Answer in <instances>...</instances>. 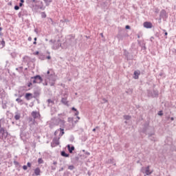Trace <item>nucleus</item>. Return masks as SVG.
<instances>
[{
  "label": "nucleus",
  "mask_w": 176,
  "mask_h": 176,
  "mask_svg": "<svg viewBox=\"0 0 176 176\" xmlns=\"http://www.w3.org/2000/svg\"><path fill=\"white\" fill-rule=\"evenodd\" d=\"M53 124L54 126H60V127H65V120L58 118H54L53 119Z\"/></svg>",
  "instance_id": "obj_1"
},
{
  "label": "nucleus",
  "mask_w": 176,
  "mask_h": 176,
  "mask_svg": "<svg viewBox=\"0 0 176 176\" xmlns=\"http://www.w3.org/2000/svg\"><path fill=\"white\" fill-rule=\"evenodd\" d=\"M30 82H32L33 84H41L42 83V82H43V78H42V76H41V75H36L30 78Z\"/></svg>",
  "instance_id": "obj_2"
},
{
  "label": "nucleus",
  "mask_w": 176,
  "mask_h": 176,
  "mask_svg": "<svg viewBox=\"0 0 176 176\" xmlns=\"http://www.w3.org/2000/svg\"><path fill=\"white\" fill-rule=\"evenodd\" d=\"M147 96L152 98H157L159 97V91L157 89L147 90Z\"/></svg>",
  "instance_id": "obj_3"
},
{
  "label": "nucleus",
  "mask_w": 176,
  "mask_h": 176,
  "mask_svg": "<svg viewBox=\"0 0 176 176\" xmlns=\"http://www.w3.org/2000/svg\"><path fill=\"white\" fill-rule=\"evenodd\" d=\"M152 129H155V127L149 126V122H145L143 124L142 133H143V134H147L148 130L152 131Z\"/></svg>",
  "instance_id": "obj_4"
},
{
  "label": "nucleus",
  "mask_w": 176,
  "mask_h": 176,
  "mask_svg": "<svg viewBox=\"0 0 176 176\" xmlns=\"http://www.w3.org/2000/svg\"><path fill=\"white\" fill-rule=\"evenodd\" d=\"M148 138L153 142H156V137L155 136V128H151V131L148 133Z\"/></svg>",
  "instance_id": "obj_5"
},
{
  "label": "nucleus",
  "mask_w": 176,
  "mask_h": 176,
  "mask_svg": "<svg viewBox=\"0 0 176 176\" xmlns=\"http://www.w3.org/2000/svg\"><path fill=\"white\" fill-rule=\"evenodd\" d=\"M8 138V131L3 128H0V140H6Z\"/></svg>",
  "instance_id": "obj_6"
},
{
  "label": "nucleus",
  "mask_w": 176,
  "mask_h": 176,
  "mask_svg": "<svg viewBox=\"0 0 176 176\" xmlns=\"http://www.w3.org/2000/svg\"><path fill=\"white\" fill-rule=\"evenodd\" d=\"M61 104L66 105V107H69V101H68V95L64 94L60 100Z\"/></svg>",
  "instance_id": "obj_7"
},
{
  "label": "nucleus",
  "mask_w": 176,
  "mask_h": 176,
  "mask_svg": "<svg viewBox=\"0 0 176 176\" xmlns=\"http://www.w3.org/2000/svg\"><path fill=\"white\" fill-rule=\"evenodd\" d=\"M168 17V15H167V12L166 11V10H162L160 13V20H162V19H163V20H165Z\"/></svg>",
  "instance_id": "obj_8"
},
{
  "label": "nucleus",
  "mask_w": 176,
  "mask_h": 176,
  "mask_svg": "<svg viewBox=\"0 0 176 176\" xmlns=\"http://www.w3.org/2000/svg\"><path fill=\"white\" fill-rule=\"evenodd\" d=\"M60 41L58 39L57 41H56L54 45L52 47V50H57L61 47V43H60Z\"/></svg>",
  "instance_id": "obj_9"
},
{
  "label": "nucleus",
  "mask_w": 176,
  "mask_h": 176,
  "mask_svg": "<svg viewBox=\"0 0 176 176\" xmlns=\"http://www.w3.org/2000/svg\"><path fill=\"white\" fill-rule=\"evenodd\" d=\"M32 118H30V122H35V119H38V118H39V116H41V114L39 113H37L36 111H32Z\"/></svg>",
  "instance_id": "obj_10"
},
{
  "label": "nucleus",
  "mask_w": 176,
  "mask_h": 176,
  "mask_svg": "<svg viewBox=\"0 0 176 176\" xmlns=\"http://www.w3.org/2000/svg\"><path fill=\"white\" fill-rule=\"evenodd\" d=\"M126 36H129V34L127 33H124V32H120L117 35V38L118 41H123L124 38H126Z\"/></svg>",
  "instance_id": "obj_11"
},
{
  "label": "nucleus",
  "mask_w": 176,
  "mask_h": 176,
  "mask_svg": "<svg viewBox=\"0 0 176 176\" xmlns=\"http://www.w3.org/2000/svg\"><path fill=\"white\" fill-rule=\"evenodd\" d=\"M35 6L37 8V9H41V10H45V6L43 5V2L41 1H36Z\"/></svg>",
  "instance_id": "obj_12"
},
{
  "label": "nucleus",
  "mask_w": 176,
  "mask_h": 176,
  "mask_svg": "<svg viewBox=\"0 0 176 176\" xmlns=\"http://www.w3.org/2000/svg\"><path fill=\"white\" fill-rule=\"evenodd\" d=\"M39 96H41V88L39 87H38L36 88V89H35L34 91L33 98H38V97H39Z\"/></svg>",
  "instance_id": "obj_13"
},
{
  "label": "nucleus",
  "mask_w": 176,
  "mask_h": 176,
  "mask_svg": "<svg viewBox=\"0 0 176 176\" xmlns=\"http://www.w3.org/2000/svg\"><path fill=\"white\" fill-rule=\"evenodd\" d=\"M138 45L142 47V50H146V43L142 41L138 40Z\"/></svg>",
  "instance_id": "obj_14"
},
{
  "label": "nucleus",
  "mask_w": 176,
  "mask_h": 176,
  "mask_svg": "<svg viewBox=\"0 0 176 176\" xmlns=\"http://www.w3.org/2000/svg\"><path fill=\"white\" fill-rule=\"evenodd\" d=\"M143 27L144 28L151 29L153 28V25L152 24L151 22L146 21L143 23Z\"/></svg>",
  "instance_id": "obj_15"
},
{
  "label": "nucleus",
  "mask_w": 176,
  "mask_h": 176,
  "mask_svg": "<svg viewBox=\"0 0 176 176\" xmlns=\"http://www.w3.org/2000/svg\"><path fill=\"white\" fill-rule=\"evenodd\" d=\"M25 98L27 101H30V100H32V98H34V96L31 93H26L25 94Z\"/></svg>",
  "instance_id": "obj_16"
},
{
  "label": "nucleus",
  "mask_w": 176,
  "mask_h": 176,
  "mask_svg": "<svg viewBox=\"0 0 176 176\" xmlns=\"http://www.w3.org/2000/svg\"><path fill=\"white\" fill-rule=\"evenodd\" d=\"M67 148L69 153H74V151H75V146H71L70 144H67Z\"/></svg>",
  "instance_id": "obj_17"
},
{
  "label": "nucleus",
  "mask_w": 176,
  "mask_h": 176,
  "mask_svg": "<svg viewBox=\"0 0 176 176\" xmlns=\"http://www.w3.org/2000/svg\"><path fill=\"white\" fill-rule=\"evenodd\" d=\"M47 79H49V80H50L51 82H56V76H54V74H50V76H48V77H47Z\"/></svg>",
  "instance_id": "obj_18"
},
{
  "label": "nucleus",
  "mask_w": 176,
  "mask_h": 176,
  "mask_svg": "<svg viewBox=\"0 0 176 176\" xmlns=\"http://www.w3.org/2000/svg\"><path fill=\"white\" fill-rule=\"evenodd\" d=\"M52 142H54L55 144V145H60V137L54 138Z\"/></svg>",
  "instance_id": "obj_19"
},
{
  "label": "nucleus",
  "mask_w": 176,
  "mask_h": 176,
  "mask_svg": "<svg viewBox=\"0 0 176 176\" xmlns=\"http://www.w3.org/2000/svg\"><path fill=\"white\" fill-rule=\"evenodd\" d=\"M64 129H65V127H60L59 129V131H60V133H59V138H60V137H63L65 134V132L64 131Z\"/></svg>",
  "instance_id": "obj_20"
},
{
  "label": "nucleus",
  "mask_w": 176,
  "mask_h": 176,
  "mask_svg": "<svg viewBox=\"0 0 176 176\" xmlns=\"http://www.w3.org/2000/svg\"><path fill=\"white\" fill-rule=\"evenodd\" d=\"M47 19H48V23H50V24H52L53 27H56V25H57V23L54 22L53 21V19L52 18H47Z\"/></svg>",
  "instance_id": "obj_21"
},
{
  "label": "nucleus",
  "mask_w": 176,
  "mask_h": 176,
  "mask_svg": "<svg viewBox=\"0 0 176 176\" xmlns=\"http://www.w3.org/2000/svg\"><path fill=\"white\" fill-rule=\"evenodd\" d=\"M20 118H21V115L19 112H15L14 119L15 120H20Z\"/></svg>",
  "instance_id": "obj_22"
},
{
  "label": "nucleus",
  "mask_w": 176,
  "mask_h": 176,
  "mask_svg": "<svg viewBox=\"0 0 176 176\" xmlns=\"http://www.w3.org/2000/svg\"><path fill=\"white\" fill-rule=\"evenodd\" d=\"M34 174L36 176L41 175V168H39L38 167L34 169Z\"/></svg>",
  "instance_id": "obj_23"
},
{
  "label": "nucleus",
  "mask_w": 176,
  "mask_h": 176,
  "mask_svg": "<svg viewBox=\"0 0 176 176\" xmlns=\"http://www.w3.org/2000/svg\"><path fill=\"white\" fill-rule=\"evenodd\" d=\"M150 167L151 166H147L146 167V170H145L146 175H151V174H152V172L149 170Z\"/></svg>",
  "instance_id": "obj_24"
},
{
  "label": "nucleus",
  "mask_w": 176,
  "mask_h": 176,
  "mask_svg": "<svg viewBox=\"0 0 176 176\" xmlns=\"http://www.w3.org/2000/svg\"><path fill=\"white\" fill-rule=\"evenodd\" d=\"M60 155L63 156V157H69V154L66 153L65 151H63L60 152Z\"/></svg>",
  "instance_id": "obj_25"
},
{
  "label": "nucleus",
  "mask_w": 176,
  "mask_h": 176,
  "mask_svg": "<svg viewBox=\"0 0 176 176\" xmlns=\"http://www.w3.org/2000/svg\"><path fill=\"white\" fill-rule=\"evenodd\" d=\"M140 72H138V71H135L134 73H133V78L134 79H138L139 76H140Z\"/></svg>",
  "instance_id": "obj_26"
},
{
  "label": "nucleus",
  "mask_w": 176,
  "mask_h": 176,
  "mask_svg": "<svg viewBox=\"0 0 176 176\" xmlns=\"http://www.w3.org/2000/svg\"><path fill=\"white\" fill-rule=\"evenodd\" d=\"M129 54H130V53H129V51L124 50V56H125L127 60H130V58H129Z\"/></svg>",
  "instance_id": "obj_27"
},
{
  "label": "nucleus",
  "mask_w": 176,
  "mask_h": 176,
  "mask_svg": "<svg viewBox=\"0 0 176 176\" xmlns=\"http://www.w3.org/2000/svg\"><path fill=\"white\" fill-rule=\"evenodd\" d=\"M72 111H73L74 112V116H78V115H79V111H78V109H76V108L72 107Z\"/></svg>",
  "instance_id": "obj_28"
},
{
  "label": "nucleus",
  "mask_w": 176,
  "mask_h": 176,
  "mask_svg": "<svg viewBox=\"0 0 176 176\" xmlns=\"http://www.w3.org/2000/svg\"><path fill=\"white\" fill-rule=\"evenodd\" d=\"M46 6H50V3H52V2H53V0H43Z\"/></svg>",
  "instance_id": "obj_29"
},
{
  "label": "nucleus",
  "mask_w": 176,
  "mask_h": 176,
  "mask_svg": "<svg viewBox=\"0 0 176 176\" xmlns=\"http://www.w3.org/2000/svg\"><path fill=\"white\" fill-rule=\"evenodd\" d=\"M16 101L18 104H20L21 105H23V104H24V102L21 98H16Z\"/></svg>",
  "instance_id": "obj_30"
},
{
  "label": "nucleus",
  "mask_w": 176,
  "mask_h": 176,
  "mask_svg": "<svg viewBox=\"0 0 176 176\" xmlns=\"http://www.w3.org/2000/svg\"><path fill=\"white\" fill-rule=\"evenodd\" d=\"M69 120H72L73 125L76 124V123H78V120H74V118H68V122H69Z\"/></svg>",
  "instance_id": "obj_31"
},
{
  "label": "nucleus",
  "mask_w": 176,
  "mask_h": 176,
  "mask_svg": "<svg viewBox=\"0 0 176 176\" xmlns=\"http://www.w3.org/2000/svg\"><path fill=\"white\" fill-rule=\"evenodd\" d=\"M38 58L40 60H45V58H46V56H45V55L43 54H40L39 56H38Z\"/></svg>",
  "instance_id": "obj_32"
},
{
  "label": "nucleus",
  "mask_w": 176,
  "mask_h": 176,
  "mask_svg": "<svg viewBox=\"0 0 176 176\" xmlns=\"http://www.w3.org/2000/svg\"><path fill=\"white\" fill-rule=\"evenodd\" d=\"M16 71H18V72H19L20 74H21V72H23V66H21L19 67H16Z\"/></svg>",
  "instance_id": "obj_33"
},
{
  "label": "nucleus",
  "mask_w": 176,
  "mask_h": 176,
  "mask_svg": "<svg viewBox=\"0 0 176 176\" xmlns=\"http://www.w3.org/2000/svg\"><path fill=\"white\" fill-rule=\"evenodd\" d=\"M124 119L125 120H130V119H131V117L130 116H129V115H124Z\"/></svg>",
  "instance_id": "obj_34"
},
{
  "label": "nucleus",
  "mask_w": 176,
  "mask_h": 176,
  "mask_svg": "<svg viewBox=\"0 0 176 176\" xmlns=\"http://www.w3.org/2000/svg\"><path fill=\"white\" fill-rule=\"evenodd\" d=\"M47 102L49 104H52V105H54V101H53L52 99H48L47 100Z\"/></svg>",
  "instance_id": "obj_35"
},
{
  "label": "nucleus",
  "mask_w": 176,
  "mask_h": 176,
  "mask_svg": "<svg viewBox=\"0 0 176 176\" xmlns=\"http://www.w3.org/2000/svg\"><path fill=\"white\" fill-rule=\"evenodd\" d=\"M41 18L42 19H46V12H42L41 13Z\"/></svg>",
  "instance_id": "obj_36"
},
{
  "label": "nucleus",
  "mask_w": 176,
  "mask_h": 176,
  "mask_svg": "<svg viewBox=\"0 0 176 176\" xmlns=\"http://www.w3.org/2000/svg\"><path fill=\"white\" fill-rule=\"evenodd\" d=\"M68 170H71V171H72V170H75V166L74 165L68 166Z\"/></svg>",
  "instance_id": "obj_37"
},
{
  "label": "nucleus",
  "mask_w": 176,
  "mask_h": 176,
  "mask_svg": "<svg viewBox=\"0 0 176 176\" xmlns=\"http://www.w3.org/2000/svg\"><path fill=\"white\" fill-rule=\"evenodd\" d=\"M6 104H7L6 102L5 103V102H2L3 109H6L8 108V105H6Z\"/></svg>",
  "instance_id": "obj_38"
},
{
  "label": "nucleus",
  "mask_w": 176,
  "mask_h": 176,
  "mask_svg": "<svg viewBox=\"0 0 176 176\" xmlns=\"http://www.w3.org/2000/svg\"><path fill=\"white\" fill-rule=\"evenodd\" d=\"M0 45H2V47H5L6 46V42L4 40H2L1 41H0Z\"/></svg>",
  "instance_id": "obj_39"
},
{
  "label": "nucleus",
  "mask_w": 176,
  "mask_h": 176,
  "mask_svg": "<svg viewBox=\"0 0 176 176\" xmlns=\"http://www.w3.org/2000/svg\"><path fill=\"white\" fill-rule=\"evenodd\" d=\"M60 23H69V20L67 19H61Z\"/></svg>",
  "instance_id": "obj_40"
},
{
  "label": "nucleus",
  "mask_w": 176,
  "mask_h": 176,
  "mask_svg": "<svg viewBox=\"0 0 176 176\" xmlns=\"http://www.w3.org/2000/svg\"><path fill=\"white\" fill-rule=\"evenodd\" d=\"M162 31L164 32L165 39H167V35H168V33L164 29H162Z\"/></svg>",
  "instance_id": "obj_41"
},
{
  "label": "nucleus",
  "mask_w": 176,
  "mask_h": 176,
  "mask_svg": "<svg viewBox=\"0 0 176 176\" xmlns=\"http://www.w3.org/2000/svg\"><path fill=\"white\" fill-rule=\"evenodd\" d=\"M38 164H43V160L42 158H38Z\"/></svg>",
  "instance_id": "obj_42"
},
{
  "label": "nucleus",
  "mask_w": 176,
  "mask_h": 176,
  "mask_svg": "<svg viewBox=\"0 0 176 176\" xmlns=\"http://www.w3.org/2000/svg\"><path fill=\"white\" fill-rule=\"evenodd\" d=\"M14 164L16 167H19V166H20V163L17 161H14Z\"/></svg>",
  "instance_id": "obj_43"
},
{
  "label": "nucleus",
  "mask_w": 176,
  "mask_h": 176,
  "mask_svg": "<svg viewBox=\"0 0 176 176\" xmlns=\"http://www.w3.org/2000/svg\"><path fill=\"white\" fill-rule=\"evenodd\" d=\"M74 140H75V137H74V135H71L69 138L70 142H74Z\"/></svg>",
  "instance_id": "obj_44"
},
{
  "label": "nucleus",
  "mask_w": 176,
  "mask_h": 176,
  "mask_svg": "<svg viewBox=\"0 0 176 176\" xmlns=\"http://www.w3.org/2000/svg\"><path fill=\"white\" fill-rule=\"evenodd\" d=\"M23 3H24V0H20V3H19V8H21V6H23Z\"/></svg>",
  "instance_id": "obj_45"
},
{
  "label": "nucleus",
  "mask_w": 176,
  "mask_h": 176,
  "mask_svg": "<svg viewBox=\"0 0 176 176\" xmlns=\"http://www.w3.org/2000/svg\"><path fill=\"white\" fill-rule=\"evenodd\" d=\"M157 115L159 116H163V111H158V113H157Z\"/></svg>",
  "instance_id": "obj_46"
},
{
  "label": "nucleus",
  "mask_w": 176,
  "mask_h": 176,
  "mask_svg": "<svg viewBox=\"0 0 176 176\" xmlns=\"http://www.w3.org/2000/svg\"><path fill=\"white\" fill-rule=\"evenodd\" d=\"M170 52H172V53H173V54H175V56H176V49L175 48L170 50Z\"/></svg>",
  "instance_id": "obj_47"
},
{
  "label": "nucleus",
  "mask_w": 176,
  "mask_h": 176,
  "mask_svg": "<svg viewBox=\"0 0 176 176\" xmlns=\"http://www.w3.org/2000/svg\"><path fill=\"white\" fill-rule=\"evenodd\" d=\"M22 168H23V170H24L25 171L28 170V167L27 166V165H23Z\"/></svg>",
  "instance_id": "obj_48"
},
{
  "label": "nucleus",
  "mask_w": 176,
  "mask_h": 176,
  "mask_svg": "<svg viewBox=\"0 0 176 176\" xmlns=\"http://www.w3.org/2000/svg\"><path fill=\"white\" fill-rule=\"evenodd\" d=\"M14 10H19V9H20V7L17 5H16L14 7Z\"/></svg>",
  "instance_id": "obj_49"
},
{
  "label": "nucleus",
  "mask_w": 176,
  "mask_h": 176,
  "mask_svg": "<svg viewBox=\"0 0 176 176\" xmlns=\"http://www.w3.org/2000/svg\"><path fill=\"white\" fill-rule=\"evenodd\" d=\"M0 94H1V97L5 94V91L3 89L0 90Z\"/></svg>",
  "instance_id": "obj_50"
},
{
  "label": "nucleus",
  "mask_w": 176,
  "mask_h": 176,
  "mask_svg": "<svg viewBox=\"0 0 176 176\" xmlns=\"http://www.w3.org/2000/svg\"><path fill=\"white\" fill-rule=\"evenodd\" d=\"M51 146H52V148H55V146H57V145H56V144L52 142L51 143Z\"/></svg>",
  "instance_id": "obj_51"
},
{
  "label": "nucleus",
  "mask_w": 176,
  "mask_h": 176,
  "mask_svg": "<svg viewBox=\"0 0 176 176\" xmlns=\"http://www.w3.org/2000/svg\"><path fill=\"white\" fill-rule=\"evenodd\" d=\"M32 81H30L29 83H28V87H31V86H32Z\"/></svg>",
  "instance_id": "obj_52"
},
{
  "label": "nucleus",
  "mask_w": 176,
  "mask_h": 176,
  "mask_svg": "<svg viewBox=\"0 0 176 176\" xmlns=\"http://www.w3.org/2000/svg\"><path fill=\"white\" fill-rule=\"evenodd\" d=\"M56 168V166H51V170H52V171H54Z\"/></svg>",
  "instance_id": "obj_53"
},
{
  "label": "nucleus",
  "mask_w": 176,
  "mask_h": 176,
  "mask_svg": "<svg viewBox=\"0 0 176 176\" xmlns=\"http://www.w3.org/2000/svg\"><path fill=\"white\" fill-rule=\"evenodd\" d=\"M58 131H60V129H58L56 131H55V132H54V135H57V134H58Z\"/></svg>",
  "instance_id": "obj_54"
},
{
  "label": "nucleus",
  "mask_w": 176,
  "mask_h": 176,
  "mask_svg": "<svg viewBox=\"0 0 176 176\" xmlns=\"http://www.w3.org/2000/svg\"><path fill=\"white\" fill-rule=\"evenodd\" d=\"M131 27H130V25H126V26H125V30H131Z\"/></svg>",
  "instance_id": "obj_55"
},
{
  "label": "nucleus",
  "mask_w": 176,
  "mask_h": 176,
  "mask_svg": "<svg viewBox=\"0 0 176 176\" xmlns=\"http://www.w3.org/2000/svg\"><path fill=\"white\" fill-rule=\"evenodd\" d=\"M55 42H56V40H53V39L50 40V43H53V45H54Z\"/></svg>",
  "instance_id": "obj_56"
},
{
  "label": "nucleus",
  "mask_w": 176,
  "mask_h": 176,
  "mask_svg": "<svg viewBox=\"0 0 176 176\" xmlns=\"http://www.w3.org/2000/svg\"><path fill=\"white\" fill-rule=\"evenodd\" d=\"M26 166L27 167L31 168V166H32L31 162H28Z\"/></svg>",
  "instance_id": "obj_57"
},
{
  "label": "nucleus",
  "mask_w": 176,
  "mask_h": 176,
  "mask_svg": "<svg viewBox=\"0 0 176 176\" xmlns=\"http://www.w3.org/2000/svg\"><path fill=\"white\" fill-rule=\"evenodd\" d=\"M85 154L87 155V156H90V153L89 151H86Z\"/></svg>",
  "instance_id": "obj_58"
},
{
  "label": "nucleus",
  "mask_w": 176,
  "mask_h": 176,
  "mask_svg": "<svg viewBox=\"0 0 176 176\" xmlns=\"http://www.w3.org/2000/svg\"><path fill=\"white\" fill-rule=\"evenodd\" d=\"M108 162H109V163L112 164L113 162V160L110 159V160H108Z\"/></svg>",
  "instance_id": "obj_59"
},
{
  "label": "nucleus",
  "mask_w": 176,
  "mask_h": 176,
  "mask_svg": "<svg viewBox=\"0 0 176 176\" xmlns=\"http://www.w3.org/2000/svg\"><path fill=\"white\" fill-rule=\"evenodd\" d=\"M102 101H104V102H107L108 100H107L105 98H102Z\"/></svg>",
  "instance_id": "obj_60"
},
{
  "label": "nucleus",
  "mask_w": 176,
  "mask_h": 176,
  "mask_svg": "<svg viewBox=\"0 0 176 176\" xmlns=\"http://www.w3.org/2000/svg\"><path fill=\"white\" fill-rule=\"evenodd\" d=\"M97 129H98V126H96V128H94L92 129V131L96 132V130H97Z\"/></svg>",
  "instance_id": "obj_61"
},
{
  "label": "nucleus",
  "mask_w": 176,
  "mask_h": 176,
  "mask_svg": "<svg viewBox=\"0 0 176 176\" xmlns=\"http://www.w3.org/2000/svg\"><path fill=\"white\" fill-rule=\"evenodd\" d=\"M75 160H76V162L79 161V157H75Z\"/></svg>",
  "instance_id": "obj_62"
},
{
  "label": "nucleus",
  "mask_w": 176,
  "mask_h": 176,
  "mask_svg": "<svg viewBox=\"0 0 176 176\" xmlns=\"http://www.w3.org/2000/svg\"><path fill=\"white\" fill-rule=\"evenodd\" d=\"M159 75H160V76H164V72H161Z\"/></svg>",
  "instance_id": "obj_63"
},
{
  "label": "nucleus",
  "mask_w": 176,
  "mask_h": 176,
  "mask_svg": "<svg viewBox=\"0 0 176 176\" xmlns=\"http://www.w3.org/2000/svg\"><path fill=\"white\" fill-rule=\"evenodd\" d=\"M50 86H54V82L52 81V82H50Z\"/></svg>",
  "instance_id": "obj_64"
}]
</instances>
